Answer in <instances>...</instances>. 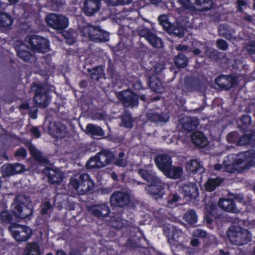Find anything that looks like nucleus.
I'll return each mask as SVG.
<instances>
[{"label": "nucleus", "mask_w": 255, "mask_h": 255, "mask_svg": "<svg viewBox=\"0 0 255 255\" xmlns=\"http://www.w3.org/2000/svg\"><path fill=\"white\" fill-rule=\"evenodd\" d=\"M149 39L147 40L153 47L160 48L163 47V43L161 38L152 32L151 35L148 36Z\"/></svg>", "instance_id": "obj_41"}, {"label": "nucleus", "mask_w": 255, "mask_h": 255, "mask_svg": "<svg viewBox=\"0 0 255 255\" xmlns=\"http://www.w3.org/2000/svg\"><path fill=\"white\" fill-rule=\"evenodd\" d=\"M185 85L190 91H201L203 88V83L199 78L188 77L185 79Z\"/></svg>", "instance_id": "obj_18"}, {"label": "nucleus", "mask_w": 255, "mask_h": 255, "mask_svg": "<svg viewBox=\"0 0 255 255\" xmlns=\"http://www.w3.org/2000/svg\"><path fill=\"white\" fill-rule=\"evenodd\" d=\"M8 230L11 233L13 238L19 242L27 241L32 234V230L29 227L17 223H11Z\"/></svg>", "instance_id": "obj_8"}, {"label": "nucleus", "mask_w": 255, "mask_h": 255, "mask_svg": "<svg viewBox=\"0 0 255 255\" xmlns=\"http://www.w3.org/2000/svg\"><path fill=\"white\" fill-rule=\"evenodd\" d=\"M218 206L227 212L236 213L239 212L236 203L233 199L221 198L218 202Z\"/></svg>", "instance_id": "obj_19"}, {"label": "nucleus", "mask_w": 255, "mask_h": 255, "mask_svg": "<svg viewBox=\"0 0 255 255\" xmlns=\"http://www.w3.org/2000/svg\"><path fill=\"white\" fill-rule=\"evenodd\" d=\"M130 197L128 193L122 191H115L110 197V202L113 207L123 208L130 202Z\"/></svg>", "instance_id": "obj_12"}, {"label": "nucleus", "mask_w": 255, "mask_h": 255, "mask_svg": "<svg viewBox=\"0 0 255 255\" xmlns=\"http://www.w3.org/2000/svg\"><path fill=\"white\" fill-rule=\"evenodd\" d=\"M28 47L22 42H20L19 45H15L14 49L19 58L24 62L29 61L32 56V54L28 50Z\"/></svg>", "instance_id": "obj_20"}, {"label": "nucleus", "mask_w": 255, "mask_h": 255, "mask_svg": "<svg viewBox=\"0 0 255 255\" xmlns=\"http://www.w3.org/2000/svg\"><path fill=\"white\" fill-rule=\"evenodd\" d=\"M121 214L118 213L116 216L111 217L112 227L119 230L124 227L123 220L122 218Z\"/></svg>", "instance_id": "obj_42"}, {"label": "nucleus", "mask_w": 255, "mask_h": 255, "mask_svg": "<svg viewBox=\"0 0 255 255\" xmlns=\"http://www.w3.org/2000/svg\"><path fill=\"white\" fill-rule=\"evenodd\" d=\"M199 124V120L196 118H187L182 123V128L188 133L195 130Z\"/></svg>", "instance_id": "obj_23"}, {"label": "nucleus", "mask_w": 255, "mask_h": 255, "mask_svg": "<svg viewBox=\"0 0 255 255\" xmlns=\"http://www.w3.org/2000/svg\"><path fill=\"white\" fill-rule=\"evenodd\" d=\"M0 219L3 223H10L12 220V216L8 211H2L0 213Z\"/></svg>", "instance_id": "obj_52"}, {"label": "nucleus", "mask_w": 255, "mask_h": 255, "mask_svg": "<svg viewBox=\"0 0 255 255\" xmlns=\"http://www.w3.org/2000/svg\"><path fill=\"white\" fill-rule=\"evenodd\" d=\"M219 34L228 40H231L233 38V33L231 30L228 29L226 27L220 26L218 29Z\"/></svg>", "instance_id": "obj_51"}, {"label": "nucleus", "mask_w": 255, "mask_h": 255, "mask_svg": "<svg viewBox=\"0 0 255 255\" xmlns=\"http://www.w3.org/2000/svg\"><path fill=\"white\" fill-rule=\"evenodd\" d=\"M138 173L142 179L150 184L153 183H157L158 180L159 179V178L155 175V173L144 169H139Z\"/></svg>", "instance_id": "obj_28"}, {"label": "nucleus", "mask_w": 255, "mask_h": 255, "mask_svg": "<svg viewBox=\"0 0 255 255\" xmlns=\"http://www.w3.org/2000/svg\"><path fill=\"white\" fill-rule=\"evenodd\" d=\"M146 189L149 195L155 198H161L163 195L164 187L160 179L158 180L157 183L150 184Z\"/></svg>", "instance_id": "obj_17"}, {"label": "nucleus", "mask_w": 255, "mask_h": 255, "mask_svg": "<svg viewBox=\"0 0 255 255\" xmlns=\"http://www.w3.org/2000/svg\"><path fill=\"white\" fill-rule=\"evenodd\" d=\"M48 181L50 184H59L63 178L62 172L55 169H50L47 175Z\"/></svg>", "instance_id": "obj_27"}, {"label": "nucleus", "mask_w": 255, "mask_h": 255, "mask_svg": "<svg viewBox=\"0 0 255 255\" xmlns=\"http://www.w3.org/2000/svg\"><path fill=\"white\" fill-rule=\"evenodd\" d=\"M132 2V0H111V4L113 6L124 5L128 4Z\"/></svg>", "instance_id": "obj_60"}, {"label": "nucleus", "mask_w": 255, "mask_h": 255, "mask_svg": "<svg viewBox=\"0 0 255 255\" xmlns=\"http://www.w3.org/2000/svg\"><path fill=\"white\" fill-rule=\"evenodd\" d=\"M223 165L225 170L230 173L248 171L252 167H255V150H249L237 155L230 154L225 157Z\"/></svg>", "instance_id": "obj_1"}, {"label": "nucleus", "mask_w": 255, "mask_h": 255, "mask_svg": "<svg viewBox=\"0 0 255 255\" xmlns=\"http://www.w3.org/2000/svg\"><path fill=\"white\" fill-rule=\"evenodd\" d=\"M70 185L81 195H85L92 190L95 183L88 173L76 174L70 180Z\"/></svg>", "instance_id": "obj_3"}, {"label": "nucleus", "mask_w": 255, "mask_h": 255, "mask_svg": "<svg viewBox=\"0 0 255 255\" xmlns=\"http://www.w3.org/2000/svg\"><path fill=\"white\" fill-rule=\"evenodd\" d=\"M148 117L153 122L166 123L169 119V116L163 112H161L160 113H152L149 115Z\"/></svg>", "instance_id": "obj_36"}, {"label": "nucleus", "mask_w": 255, "mask_h": 255, "mask_svg": "<svg viewBox=\"0 0 255 255\" xmlns=\"http://www.w3.org/2000/svg\"><path fill=\"white\" fill-rule=\"evenodd\" d=\"M183 190L184 197H188L191 199H196L199 195L198 188L195 183L184 185Z\"/></svg>", "instance_id": "obj_22"}, {"label": "nucleus", "mask_w": 255, "mask_h": 255, "mask_svg": "<svg viewBox=\"0 0 255 255\" xmlns=\"http://www.w3.org/2000/svg\"><path fill=\"white\" fill-rule=\"evenodd\" d=\"M28 149L30 154L35 158L38 159L41 156V153L37 150L36 148L32 143L28 145Z\"/></svg>", "instance_id": "obj_58"}, {"label": "nucleus", "mask_w": 255, "mask_h": 255, "mask_svg": "<svg viewBox=\"0 0 255 255\" xmlns=\"http://www.w3.org/2000/svg\"><path fill=\"white\" fill-rule=\"evenodd\" d=\"M28 42L35 52L45 53L49 51L50 42L47 38L32 35L28 38Z\"/></svg>", "instance_id": "obj_9"}, {"label": "nucleus", "mask_w": 255, "mask_h": 255, "mask_svg": "<svg viewBox=\"0 0 255 255\" xmlns=\"http://www.w3.org/2000/svg\"><path fill=\"white\" fill-rule=\"evenodd\" d=\"M96 155L102 168L112 163L115 158L114 153L108 149L102 150Z\"/></svg>", "instance_id": "obj_15"}, {"label": "nucleus", "mask_w": 255, "mask_h": 255, "mask_svg": "<svg viewBox=\"0 0 255 255\" xmlns=\"http://www.w3.org/2000/svg\"><path fill=\"white\" fill-rule=\"evenodd\" d=\"M223 182V179L219 178H210L205 184V188L206 191L212 192L219 187Z\"/></svg>", "instance_id": "obj_31"}, {"label": "nucleus", "mask_w": 255, "mask_h": 255, "mask_svg": "<svg viewBox=\"0 0 255 255\" xmlns=\"http://www.w3.org/2000/svg\"><path fill=\"white\" fill-rule=\"evenodd\" d=\"M187 169L192 173H202L203 168L200 163L196 159L191 160L186 164Z\"/></svg>", "instance_id": "obj_35"}, {"label": "nucleus", "mask_w": 255, "mask_h": 255, "mask_svg": "<svg viewBox=\"0 0 255 255\" xmlns=\"http://www.w3.org/2000/svg\"><path fill=\"white\" fill-rule=\"evenodd\" d=\"M238 127L243 132H246L250 126L251 125L252 118L248 115H243L239 120Z\"/></svg>", "instance_id": "obj_33"}, {"label": "nucleus", "mask_w": 255, "mask_h": 255, "mask_svg": "<svg viewBox=\"0 0 255 255\" xmlns=\"http://www.w3.org/2000/svg\"><path fill=\"white\" fill-rule=\"evenodd\" d=\"M125 153L121 151L119 153L118 157L117 158L114 163L119 167H126L127 165V160L125 159Z\"/></svg>", "instance_id": "obj_50"}, {"label": "nucleus", "mask_w": 255, "mask_h": 255, "mask_svg": "<svg viewBox=\"0 0 255 255\" xmlns=\"http://www.w3.org/2000/svg\"><path fill=\"white\" fill-rule=\"evenodd\" d=\"M182 7L186 9L192 11L195 9L194 5L199 7L201 11H206L211 9L213 6L212 0H177Z\"/></svg>", "instance_id": "obj_10"}, {"label": "nucleus", "mask_w": 255, "mask_h": 255, "mask_svg": "<svg viewBox=\"0 0 255 255\" xmlns=\"http://www.w3.org/2000/svg\"><path fill=\"white\" fill-rule=\"evenodd\" d=\"M86 166L88 169L102 168V167L100 166L99 160H98L96 155L90 158L86 163Z\"/></svg>", "instance_id": "obj_47"}, {"label": "nucleus", "mask_w": 255, "mask_h": 255, "mask_svg": "<svg viewBox=\"0 0 255 255\" xmlns=\"http://www.w3.org/2000/svg\"><path fill=\"white\" fill-rule=\"evenodd\" d=\"M31 89L34 92L33 102L39 108H45L49 104V89L45 83L34 82L31 85Z\"/></svg>", "instance_id": "obj_5"}, {"label": "nucleus", "mask_w": 255, "mask_h": 255, "mask_svg": "<svg viewBox=\"0 0 255 255\" xmlns=\"http://www.w3.org/2000/svg\"><path fill=\"white\" fill-rule=\"evenodd\" d=\"M174 65L178 68L186 67L188 63V58L183 54L179 53L174 59Z\"/></svg>", "instance_id": "obj_37"}, {"label": "nucleus", "mask_w": 255, "mask_h": 255, "mask_svg": "<svg viewBox=\"0 0 255 255\" xmlns=\"http://www.w3.org/2000/svg\"><path fill=\"white\" fill-rule=\"evenodd\" d=\"M154 162L157 167L164 174L170 168L172 164L171 157L168 154H159L154 157Z\"/></svg>", "instance_id": "obj_13"}, {"label": "nucleus", "mask_w": 255, "mask_h": 255, "mask_svg": "<svg viewBox=\"0 0 255 255\" xmlns=\"http://www.w3.org/2000/svg\"><path fill=\"white\" fill-rule=\"evenodd\" d=\"M139 238L135 239L132 237H129L127 239V241L124 246L125 247L128 249H136L141 247L139 243Z\"/></svg>", "instance_id": "obj_45"}, {"label": "nucleus", "mask_w": 255, "mask_h": 255, "mask_svg": "<svg viewBox=\"0 0 255 255\" xmlns=\"http://www.w3.org/2000/svg\"><path fill=\"white\" fill-rule=\"evenodd\" d=\"M216 46L220 50L225 51L228 48V44L224 39H219L216 41Z\"/></svg>", "instance_id": "obj_59"}, {"label": "nucleus", "mask_w": 255, "mask_h": 255, "mask_svg": "<svg viewBox=\"0 0 255 255\" xmlns=\"http://www.w3.org/2000/svg\"><path fill=\"white\" fill-rule=\"evenodd\" d=\"M45 22L51 28L62 31L66 29L69 25V20L65 16L50 13L45 17Z\"/></svg>", "instance_id": "obj_7"}, {"label": "nucleus", "mask_w": 255, "mask_h": 255, "mask_svg": "<svg viewBox=\"0 0 255 255\" xmlns=\"http://www.w3.org/2000/svg\"><path fill=\"white\" fill-rule=\"evenodd\" d=\"M179 199V196L177 194H170L168 196L167 198V205L168 206L173 205L174 203L177 202Z\"/></svg>", "instance_id": "obj_61"}, {"label": "nucleus", "mask_w": 255, "mask_h": 255, "mask_svg": "<svg viewBox=\"0 0 255 255\" xmlns=\"http://www.w3.org/2000/svg\"><path fill=\"white\" fill-rule=\"evenodd\" d=\"M152 33V32L147 28H143L139 31V35L145 37L147 40L149 39L148 36L151 35Z\"/></svg>", "instance_id": "obj_64"}, {"label": "nucleus", "mask_w": 255, "mask_h": 255, "mask_svg": "<svg viewBox=\"0 0 255 255\" xmlns=\"http://www.w3.org/2000/svg\"><path fill=\"white\" fill-rule=\"evenodd\" d=\"M159 24L167 29L168 26L172 24L169 22L167 18L165 15H160L158 18Z\"/></svg>", "instance_id": "obj_55"}, {"label": "nucleus", "mask_w": 255, "mask_h": 255, "mask_svg": "<svg viewBox=\"0 0 255 255\" xmlns=\"http://www.w3.org/2000/svg\"><path fill=\"white\" fill-rule=\"evenodd\" d=\"M117 96L125 107L133 108L138 105V95L130 90L127 89L119 92Z\"/></svg>", "instance_id": "obj_11"}, {"label": "nucleus", "mask_w": 255, "mask_h": 255, "mask_svg": "<svg viewBox=\"0 0 255 255\" xmlns=\"http://www.w3.org/2000/svg\"><path fill=\"white\" fill-rule=\"evenodd\" d=\"M183 219L188 224L194 225L197 222V215L196 212L194 210L191 209L186 212Z\"/></svg>", "instance_id": "obj_38"}, {"label": "nucleus", "mask_w": 255, "mask_h": 255, "mask_svg": "<svg viewBox=\"0 0 255 255\" xmlns=\"http://www.w3.org/2000/svg\"><path fill=\"white\" fill-rule=\"evenodd\" d=\"M167 31L174 36L181 38L184 35L185 28L179 24H172L167 28Z\"/></svg>", "instance_id": "obj_32"}, {"label": "nucleus", "mask_w": 255, "mask_h": 255, "mask_svg": "<svg viewBox=\"0 0 255 255\" xmlns=\"http://www.w3.org/2000/svg\"><path fill=\"white\" fill-rule=\"evenodd\" d=\"M86 133L93 137L102 136L105 133L101 127L93 124H88L86 126Z\"/></svg>", "instance_id": "obj_26"}, {"label": "nucleus", "mask_w": 255, "mask_h": 255, "mask_svg": "<svg viewBox=\"0 0 255 255\" xmlns=\"http://www.w3.org/2000/svg\"><path fill=\"white\" fill-rule=\"evenodd\" d=\"M51 134L56 138L62 139L65 136V132L62 127H60L57 125H54L50 129Z\"/></svg>", "instance_id": "obj_43"}, {"label": "nucleus", "mask_w": 255, "mask_h": 255, "mask_svg": "<svg viewBox=\"0 0 255 255\" xmlns=\"http://www.w3.org/2000/svg\"><path fill=\"white\" fill-rule=\"evenodd\" d=\"M107 74L111 79H117L118 74L115 69L114 66L110 62L107 68Z\"/></svg>", "instance_id": "obj_54"}, {"label": "nucleus", "mask_w": 255, "mask_h": 255, "mask_svg": "<svg viewBox=\"0 0 255 255\" xmlns=\"http://www.w3.org/2000/svg\"><path fill=\"white\" fill-rule=\"evenodd\" d=\"M164 233L170 244H175L179 241V239L182 234V231L175 226L167 227L163 229Z\"/></svg>", "instance_id": "obj_16"}, {"label": "nucleus", "mask_w": 255, "mask_h": 255, "mask_svg": "<svg viewBox=\"0 0 255 255\" xmlns=\"http://www.w3.org/2000/svg\"><path fill=\"white\" fill-rule=\"evenodd\" d=\"M11 212L16 219H25L33 215V206L29 197L16 196L11 206Z\"/></svg>", "instance_id": "obj_2"}, {"label": "nucleus", "mask_w": 255, "mask_h": 255, "mask_svg": "<svg viewBox=\"0 0 255 255\" xmlns=\"http://www.w3.org/2000/svg\"><path fill=\"white\" fill-rule=\"evenodd\" d=\"M191 139L195 145L200 147H203L207 144V137L201 131H195L191 135Z\"/></svg>", "instance_id": "obj_24"}, {"label": "nucleus", "mask_w": 255, "mask_h": 255, "mask_svg": "<svg viewBox=\"0 0 255 255\" xmlns=\"http://www.w3.org/2000/svg\"><path fill=\"white\" fill-rule=\"evenodd\" d=\"M91 210L93 214L98 218L107 217L111 212L109 207L106 203L94 205Z\"/></svg>", "instance_id": "obj_21"}, {"label": "nucleus", "mask_w": 255, "mask_h": 255, "mask_svg": "<svg viewBox=\"0 0 255 255\" xmlns=\"http://www.w3.org/2000/svg\"><path fill=\"white\" fill-rule=\"evenodd\" d=\"M1 171L4 176H8L15 174L13 164L3 165L1 168Z\"/></svg>", "instance_id": "obj_48"}, {"label": "nucleus", "mask_w": 255, "mask_h": 255, "mask_svg": "<svg viewBox=\"0 0 255 255\" xmlns=\"http://www.w3.org/2000/svg\"><path fill=\"white\" fill-rule=\"evenodd\" d=\"M250 142L249 134H245L241 136H240L238 145L244 146L250 145Z\"/></svg>", "instance_id": "obj_56"}, {"label": "nucleus", "mask_w": 255, "mask_h": 255, "mask_svg": "<svg viewBox=\"0 0 255 255\" xmlns=\"http://www.w3.org/2000/svg\"><path fill=\"white\" fill-rule=\"evenodd\" d=\"M25 253L27 255H40L39 245L36 243H28L26 248Z\"/></svg>", "instance_id": "obj_40"}, {"label": "nucleus", "mask_w": 255, "mask_h": 255, "mask_svg": "<svg viewBox=\"0 0 255 255\" xmlns=\"http://www.w3.org/2000/svg\"><path fill=\"white\" fill-rule=\"evenodd\" d=\"M148 85L153 91L157 93H162L164 91L160 80L156 76H151L149 77Z\"/></svg>", "instance_id": "obj_29"}, {"label": "nucleus", "mask_w": 255, "mask_h": 255, "mask_svg": "<svg viewBox=\"0 0 255 255\" xmlns=\"http://www.w3.org/2000/svg\"><path fill=\"white\" fill-rule=\"evenodd\" d=\"M240 135L238 131H234L229 133L227 136V140L230 143L238 145Z\"/></svg>", "instance_id": "obj_49"}, {"label": "nucleus", "mask_w": 255, "mask_h": 255, "mask_svg": "<svg viewBox=\"0 0 255 255\" xmlns=\"http://www.w3.org/2000/svg\"><path fill=\"white\" fill-rule=\"evenodd\" d=\"M105 67L103 65H99L89 70V73L91 78L98 81L104 75Z\"/></svg>", "instance_id": "obj_34"}, {"label": "nucleus", "mask_w": 255, "mask_h": 255, "mask_svg": "<svg viewBox=\"0 0 255 255\" xmlns=\"http://www.w3.org/2000/svg\"><path fill=\"white\" fill-rule=\"evenodd\" d=\"M227 79L226 75H221L217 77L215 80L216 85L221 90L228 91L227 87Z\"/></svg>", "instance_id": "obj_44"}, {"label": "nucleus", "mask_w": 255, "mask_h": 255, "mask_svg": "<svg viewBox=\"0 0 255 255\" xmlns=\"http://www.w3.org/2000/svg\"><path fill=\"white\" fill-rule=\"evenodd\" d=\"M183 169L181 167L174 166L172 164L170 168L164 173V175L168 178L177 179L181 177Z\"/></svg>", "instance_id": "obj_30"}, {"label": "nucleus", "mask_w": 255, "mask_h": 255, "mask_svg": "<svg viewBox=\"0 0 255 255\" xmlns=\"http://www.w3.org/2000/svg\"><path fill=\"white\" fill-rule=\"evenodd\" d=\"M40 213L43 215H46L48 214V211L52 208L51 203L49 201L44 202L40 206Z\"/></svg>", "instance_id": "obj_53"}, {"label": "nucleus", "mask_w": 255, "mask_h": 255, "mask_svg": "<svg viewBox=\"0 0 255 255\" xmlns=\"http://www.w3.org/2000/svg\"><path fill=\"white\" fill-rule=\"evenodd\" d=\"M101 4L100 0H85L83 11L87 16H93L100 10Z\"/></svg>", "instance_id": "obj_14"}, {"label": "nucleus", "mask_w": 255, "mask_h": 255, "mask_svg": "<svg viewBox=\"0 0 255 255\" xmlns=\"http://www.w3.org/2000/svg\"><path fill=\"white\" fill-rule=\"evenodd\" d=\"M27 156L26 150L23 147L18 148L14 153L15 157H21L25 158Z\"/></svg>", "instance_id": "obj_62"}, {"label": "nucleus", "mask_w": 255, "mask_h": 255, "mask_svg": "<svg viewBox=\"0 0 255 255\" xmlns=\"http://www.w3.org/2000/svg\"><path fill=\"white\" fill-rule=\"evenodd\" d=\"M121 119L124 127L128 128H132L133 120L129 112H125L122 115Z\"/></svg>", "instance_id": "obj_39"}, {"label": "nucleus", "mask_w": 255, "mask_h": 255, "mask_svg": "<svg viewBox=\"0 0 255 255\" xmlns=\"http://www.w3.org/2000/svg\"><path fill=\"white\" fill-rule=\"evenodd\" d=\"M226 78L227 80V87H228V91L232 88H235L238 84V77L235 74H230L226 75Z\"/></svg>", "instance_id": "obj_46"}, {"label": "nucleus", "mask_w": 255, "mask_h": 255, "mask_svg": "<svg viewBox=\"0 0 255 255\" xmlns=\"http://www.w3.org/2000/svg\"><path fill=\"white\" fill-rule=\"evenodd\" d=\"M227 236L232 244L238 246L248 244L252 237L247 229L239 226H231L227 232Z\"/></svg>", "instance_id": "obj_4"}, {"label": "nucleus", "mask_w": 255, "mask_h": 255, "mask_svg": "<svg viewBox=\"0 0 255 255\" xmlns=\"http://www.w3.org/2000/svg\"><path fill=\"white\" fill-rule=\"evenodd\" d=\"M82 34L95 42H106L109 40V32L102 29L100 26L89 25L83 27Z\"/></svg>", "instance_id": "obj_6"}, {"label": "nucleus", "mask_w": 255, "mask_h": 255, "mask_svg": "<svg viewBox=\"0 0 255 255\" xmlns=\"http://www.w3.org/2000/svg\"><path fill=\"white\" fill-rule=\"evenodd\" d=\"M13 19L9 14L0 12V28L1 30H8L10 28Z\"/></svg>", "instance_id": "obj_25"}, {"label": "nucleus", "mask_w": 255, "mask_h": 255, "mask_svg": "<svg viewBox=\"0 0 255 255\" xmlns=\"http://www.w3.org/2000/svg\"><path fill=\"white\" fill-rule=\"evenodd\" d=\"M224 55H225V54H223L222 52H219L216 49H213L210 52V58L215 60H220Z\"/></svg>", "instance_id": "obj_57"}, {"label": "nucleus", "mask_w": 255, "mask_h": 255, "mask_svg": "<svg viewBox=\"0 0 255 255\" xmlns=\"http://www.w3.org/2000/svg\"><path fill=\"white\" fill-rule=\"evenodd\" d=\"M246 50L251 55L255 54V40L251 41L250 43L247 45Z\"/></svg>", "instance_id": "obj_63"}]
</instances>
